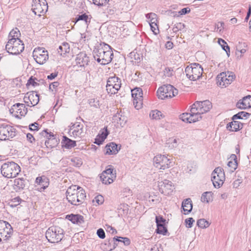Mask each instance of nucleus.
I'll return each mask as SVG.
<instances>
[{
  "instance_id": "nucleus-1",
  "label": "nucleus",
  "mask_w": 251,
  "mask_h": 251,
  "mask_svg": "<svg viewBox=\"0 0 251 251\" xmlns=\"http://www.w3.org/2000/svg\"><path fill=\"white\" fill-rule=\"evenodd\" d=\"M93 55L95 60L101 65L108 64L113 57L111 47L104 42L96 44L93 50Z\"/></svg>"
},
{
  "instance_id": "nucleus-2",
  "label": "nucleus",
  "mask_w": 251,
  "mask_h": 251,
  "mask_svg": "<svg viewBox=\"0 0 251 251\" xmlns=\"http://www.w3.org/2000/svg\"><path fill=\"white\" fill-rule=\"evenodd\" d=\"M66 198L72 205L78 206L83 203L86 198L85 191L80 187L72 185L66 191Z\"/></svg>"
},
{
  "instance_id": "nucleus-3",
  "label": "nucleus",
  "mask_w": 251,
  "mask_h": 251,
  "mask_svg": "<svg viewBox=\"0 0 251 251\" xmlns=\"http://www.w3.org/2000/svg\"><path fill=\"white\" fill-rule=\"evenodd\" d=\"M20 171V167L14 162L7 161L4 163L1 166V174L5 177H15Z\"/></svg>"
},
{
  "instance_id": "nucleus-4",
  "label": "nucleus",
  "mask_w": 251,
  "mask_h": 251,
  "mask_svg": "<svg viewBox=\"0 0 251 251\" xmlns=\"http://www.w3.org/2000/svg\"><path fill=\"white\" fill-rule=\"evenodd\" d=\"M64 230L59 226H51L46 232V237L51 243H58L64 237Z\"/></svg>"
},
{
  "instance_id": "nucleus-5",
  "label": "nucleus",
  "mask_w": 251,
  "mask_h": 251,
  "mask_svg": "<svg viewBox=\"0 0 251 251\" xmlns=\"http://www.w3.org/2000/svg\"><path fill=\"white\" fill-rule=\"evenodd\" d=\"M5 49L10 54H18L24 50V44L19 38H9Z\"/></svg>"
},
{
  "instance_id": "nucleus-6",
  "label": "nucleus",
  "mask_w": 251,
  "mask_h": 251,
  "mask_svg": "<svg viewBox=\"0 0 251 251\" xmlns=\"http://www.w3.org/2000/svg\"><path fill=\"white\" fill-rule=\"evenodd\" d=\"M203 68L198 63L192 64L185 68V73L187 77L191 80L195 81L202 75Z\"/></svg>"
},
{
  "instance_id": "nucleus-7",
  "label": "nucleus",
  "mask_w": 251,
  "mask_h": 251,
  "mask_svg": "<svg viewBox=\"0 0 251 251\" xmlns=\"http://www.w3.org/2000/svg\"><path fill=\"white\" fill-rule=\"evenodd\" d=\"M159 99L164 100L172 98L178 94V90L170 84L164 85L160 87L157 91Z\"/></svg>"
},
{
  "instance_id": "nucleus-8",
  "label": "nucleus",
  "mask_w": 251,
  "mask_h": 251,
  "mask_svg": "<svg viewBox=\"0 0 251 251\" xmlns=\"http://www.w3.org/2000/svg\"><path fill=\"white\" fill-rule=\"evenodd\" d=\"M225 180V176L224 170L221 167L215 169L212 173L211 180L215 188H220Z\"/></svg>"
},
{
  "instance_id": "nucleus-9",
  "label": "nucleus",
  "mask_w": 251,
  "mask_h": 251,
  "mask_svg": "<svg viewBox=\"0 0 251 251\" xmlns=\"http://www.w3.org/2000/svg\"><path fill=\"white\" fill-rule=\"evenodd\" d=\"M121 80L119 77L114 76L109 77L107 81L106 91L110 95L115 94L121 87Z\"/></svg>"
},
{
  "instance_id": "nucleus-10",
  "label": "nucleus",
  "mask_w": 251,
  "mask_h": 251,
  "mask_svg": "<svg viewBox=\"0 0 251 251\" xmlns=\"http://www.w3.org/2000/svg\"><path fill=\"white\" fill-rule=\"evenodd\" d=\"M16 132V130L13 126L7 124H2L0 126V140H10L15 136Z\"/></svg>"
},
{
  "instance_id": "nucleus-11",
  "label": "nucleus",
  "mask_w": 251,
  "mask_h": 251,
  "mask_svg": "<svg viewBox=\"0 0 251 251\" xmlns=\"http://www.w3.org/2000/svg\"><path fill=\"white\" fill-rule=\"evenodd\" d=\"M154 165L158 169L165 170L173 166L172 162L166 156L158 154L153 158Z\"/></svg>"
},
{
  "instance_id": "nucleus-12",
  "label": "nucleus",
  "mask_w": 251,
  "mask_h": 251,
  "mask_svg": "<svg viewBox=\"0 0 251 251\" xmlns=\"http://www.w3.org/2000/svg\"><path fill=\"white\" fill-rule=\"evenodd\" d=\"M48 9V3L46 0H32V10L35 15L39 16L45 13Z\"/></svg>"
},
{
  "instance_id": "nucleus-13",
  "label": "nucleus",
  "mask_w": 251,
  "mask_h": 251,
  "mask_svg": "<svg viewBox=\"0 0 251 251\" xmlns=\"http://www.w3.org/2000/svg\"><path fill=\"white\" fill-rule=\"evenodd\" d=\"M33 57L38 64H43L49 58L48 51L43 48H35L33 51Z\"/></svg>"
},
{
  "instance_id": "nucleus-14",
  "label": "nucleus",
  "mask_w": 251,
  "mask_h": 251,
  "mask_svg": "<svg viewBox=\"0 0 251 251\" xmlns=\"http://www.w3.org/2000/svg\"><path fill=\"white\" fill-rule=\"evenodd\" d=\"M13 233V228L9 223L3 220H0V236L3 240L7 241Z\"/></svg>"
},
{
  "instance_id": "nucleus-15",
  "label": "nucleus",
  "mask_w": 251,
  "mask_h": 251,
  "mask_svg": "<svg viewBox=\"0 0 251 251\" xmlns=\"http://www.w3.org/2000/svg\"><path fill=\"white\" fill-rule=\"evenodd\" d=\"M158 186L159 191L164 195H171L174 189L172 182L167 179L158 182Z\"/></svg>"
},
{
  "instance_id": "nucleus-16",
  "label": "nucleus",
  "mask_w": 251,
  "mask_h": 251,
  "mask_svg": "<svg viewBox=\"0 0 251 251\" xmlns=\"http://www.w3.org/2000/svg\"><path fill=\"white\" fill-rule=\"evenodd\" d=\"M10 112L15 117L20 118L24 116L27 112V108L24 104L17 103L14 104L9 110Z\"/></svg>"
},
{
  "instance_id": "nucleus-17",
  "label": "nucleus",
  "mask_w": 251,
  "mask_h": 251,
  "mask_svg": "<svg viewBox=\"0 0 251 251\" xmlns=\"http://www.w3.org/2000/svg\"><path fill=\"white\" fill-rule=\"evenodd\" d=\"M201 114L207 112L212 108V103L208 100L202 101H196L193 105Z\"/></svg>"
},
{
  "instance_id": "nucleus-18",
  "label": "nucleus",
  "mask_w": 251,
  "mask_h": 251,
  "mask_svg": "<svg viewBox=\"0 0 251 251\" xmlns=\"http://www.w3.org/2000/svg\"><path fill=\"white\" fill-rule=\"evenodd\" d=\"M226 77V73L222 72L219 74L217 76V83L218 85L222 87H226L232 83L236 76L232 75L229 76L228 79Z\"/></svg>"
},
{
  "instance_id": "nucleus-19",
  "label": "nucleus",
  "mask_w": 251,
  "mask_h": 251,
  "mask_svg": "<svg viewBox=\"0 0 251 251\" xmlns=\"http://www.w3.org/2000/svg\"><path fill=\"white\" fill-rule=\"evenodd\" d=\"M71 130H72V136L75 138L77 137L80 138L85 134L83 124L80 122L75 123L71 127L69 131L70 134Z\"/></svg>"
},
{
  "instance_id": "nucleus-20",
  "label": "nucleus",
  "mask_w": 251,
  "mask_h": 251,
  "mask_svg": "<svg viewBox=\"0 0 251 251\" xmlns=\"http://www.w3.org/2000/svg\"><path fill=\"white\" fill-rule=\"evenodd\" d=\"M75 62L80 67H85L89 62V57L85 52H81L77 54Z\"/></svg>"
},
{
  "instance_id": "nucleus-21",
  "label": "nucleus",
  "mask_w": 251,
  "mask_h": 251,
  "mask_svg": "<svg viewBox=\"0 0 251 251\" xmlns=\"http://www.w3.org/2000/svg\"><path fill=\"white\" fill-rule=\"evenodd\" d=\"M35 182L40 186V188H38V189L41 192L46 189L49 186L50 183L49 179L45 176L37 177Z\"/></svg>"
},
{
  "instance_id": "nucleus-22",
  "label": "nucleus",
  "mask_w": 251,
  "mask_h": 251,
  "mask_svg": "<svg viewBox=\"0 0 251 251\" xmlns=\"http://www.w3.org/2000/svg\"><path fill=\"white\" fill-rule=\"evenodd\" d=\"M113 120L115 122H117L121 126H123L127 121V118L123 114L121 111H118L113 116Z\"/></svg>"
},
{
  "instance_id": "nucleus-23",
  "label": "nucleus",
  "mask_w": 251,
  "mask_h": 251,
  "mask_svg": "<svg viewBox=\"0 0 251 251\" xmlns=\"http://www.w3.org/2000/svg\"><path fill=\"white\" fill-rule=\"evenodd\" d=\"M243 127V124L238 121L233 120L226 126V128L230 131H237Z\"/></svg>"
},
{
  "instance_id": "nucleus-24",
  "label": "nucleus",
  "mask_w": 251,
  "mask_h": 251,
  "mask_svg": "<svg viewBox=\"0 0 251 251\" xmlns=\"http://www.w3.org/2000/svg\"><path fill=\"white\" fill-rule=\"evenodd\" d=\"M201 114H202L199 113V112L198 111L197 109H196L195 107L192 105V107L190 110V123L196 122L197 121H198L200 119H201Z\"/></svg>"
},
{
  "instance_id": "nucleus-25",
  "label": "nucleus",
  "mask_w": 251,
  "mask_h": 251,
  "mask_svg": "<svg viewBox=\"0 0 251 251\" xmlns=\"http://www.w3.org/2000/svg\"><path fill=\"white\" fill-rule=\"evenodd\" d=\"M117 246L116 243L112 240H105V243L101 244V248L104 251H111L114 249Z\"/></svg>"
},
{
  "instance_id": "nucleus-26",
  "label": "nucleus",
  "mask_w": 251,
  "mask_h": 251,
  "mask_svg": "<svg viewBox=\"0 0 251 251\" xmlns=\"http://www.w3.org/2000/svg\"><path fill=\"white\" fill-rule=\"evenodd\" d=\"M182 208L184 214H188L192 211L193 205L191 199H186L182 201Z\"/></svg>"
},
{
  "instance_id": "nucleus-27",
  "label": "nucleus",
  "mask_w": 251,
  "mask_h": 251,
  "mask_svg": "<svg viewBox=\"0 0 251 251\" xmlns=\"http://www.w3.org/2000/svg\"><path fill=\"white\" fill-rule=\"evenodd\" d=\"M237 104L242 105V106H239V107L241 109L251 108V96L248 95L247 96L244 97L242 99V101H239Z\"/></svg>"
},
{
  "instance_id": "nucleus-28",
  "label": "nucleus",
  "mask_w": 251,
  "mask_h": 251,
  "mask_svg": "<svg viewBox=\"0 0 251 251\" xmlns=\"http://www.w3.org/2000/svg\"><path fill=\"white\" fill-rule=\"evenodd\" d=\"M106 153L108 154H115L118 153L120 148H118V145L113 142L107 145L105 147Z\"/></svg>"
},
{
  "instance_id": "nucleus-29",
  "label": "nucleus",
  "mask_w": 251,
  "mask_h": 251,
  "mask_svg": "<svg viewBox=\"0 0 251 251\" xmlns=\"http://www.w3.org/2000/svg\"><path fill=\"white\" fill-rule=\"evenodd\" d=\"M61 142L62 147L67 149H71L76 146V144L75 141L72 140L65 136H64Z\"/></svg>"
},
{
  "instance_id": "nucleus-30",
  "label": "nucleus",
  "mask_w": 251,
  "mask_h": 251,
  "mask_svg": "<svg viewBox=\"0 0 251 251\" xmlns=\"http://www.w3.org/2000/svg\"><path fill=\"white\" fill-rule=\"evenodd\" d=\"M68 219L74 224H81L84 223V218L79 214H71L67 216Z\"/></svg>"
},
{
  "instance_id": "nucleus-31",
  "label": "nucleus",
  "mask_w": 251,
  "mask_h": 251,
  "mask_svg": "<svg viewBox=\"0 0 251 251\" xmlns=\"http://www.w3.org/2000/svg\"><path fill=\"white\" fill-rule=\"evenodd\" d=\"M26 180L23 178H18L14 180V189L16 191L23 190L25 186Z\"/></svg>"
},
{
  "instance_id": "nucleus-32",
  "label": "nucleus",
  "mask_w": 251,
  "mask_h": 251,
  "mask_svg": "<svg viewBox=\"0 0 251 251\" xmlns=\"http://www.w3.org/2000/svg\"><path fill=\"white\" fill-rule=\"evenodd\" d=\"M31 106L37 104L39 101V95L35 92L28 93Z\"/></svg>"
},
{
  "instance_id": "nucleus-33",
  "label": "nucleus",
  "mask_w": 251,
  "mask_h": 251,
  "mask_svg": "<svg viewBox=\"0 0 251 251\" xmlns=\"http://www.w3.org/2000/svg\"><path fill=\"white\" fill-rule=\"evenodd\" d=\"M116 176L115 174H112V176L100 175V178L102 183L104 184H110L112 183L114 179H115Z\"/></svg>"
},
{
  "instance_id": "nucleus-34",
  "label": "nucleus",
  "mask_w": 251,
  "mask_h": 251,
  "mask_svg": "<svg viewBox=\"0 0 251 251\" xmlns=\"http://www.w3.org/2000/svg\"><path fill=\"white\" fill-rule=\"evenodd\" d=\"M70 50V45L68 43L66 42L63 43L57 49L58 53H59L61 55H63L66 53L69 52Z\"/></svg>"
},
{
  "instance_id": "nucleus-35",
  "label": "nucleus",
  "mask_w": 251,
  "mask_h": 251,
  "mask_svg": "<svg viewBox=\"0 0 251 251\" xmlns=\"http://www.w3.org/2000/svg\"><path fill=\"white\" fill-rule=\"evenodd\" d=\"M91 17H89L88 15L86 13H84L81 15H78L75 18V22H77L79 21H83L85 22L87 25H88L91 21Z\"/></svg>"
},
{
  "instance_id": "nucleus-36",
  "label": "nucleus",
  "mask_w": 251,
  "mask_h": 251,
  "mask_svg": "<svg viewBox=\"0 0 251 251\" xmlns=\"http://www.w3.org/2000/svg\"><path fill=\"white\" fill-rule=\"evenodd\" d=\"M58 144V141L55 137H51L45 141V145L47 148H54Z\"/></svg>"
},
{
  "instance_id": "nucleus-37",
  "label": "nucleus",
  "mask_w": 251,
  "mask_h": 251,
  "mask_svg": "<svg viewBox=\"0 0 251 251\" xmlns=\"http://www.w3.org/2000/svg\"><path fill=\"white\" fill-rule=\"evenodd\" d=\"M251 115V114L245 112L241 111L238 112L237 114H235L232 118V120H235L236 119H243L244 118L247 119Z\"/></svg>"
},
{
  "instance_id": "nucleus-38",
  "label": "nucleus",
  "mask_w": 251,
  "mask_h": 251,
  "mask_svg": "<svg viewBox=\"0 0 251 251\" xmlns=\"http://www.w3.org/2000/svg\"><path fill=\"white\" fill-rule=\"evenodd\" d=\"M103 129L104 130V131H103L101 134V139L100 140L97 138L95 139V141L94 143L98 145H100V144H102L103 141L105 140V139L106 138L107 135L109 134L107 127H104Z\"/></svg>"
},
{
  "instance_id": "nucleus-39",
  "label": "nucleus",
  "mask_w": 251,
  "mask_h": 251,
  "mask_svg": "<svg viewBox=\"0 0 251 251\" xmlns=\"http://www.w3.org/2000/svg\"><path fill=\"white\" fill-rule=\"evenodd\" d=\"M146 17L149 20V23L154 24L155 26H157V16L154 13H150L146 14Z\"/></svg>"
},
{
  "instance_id": "nucleus-40",
  "label": "nucleus",
  "mask_w": 251,
  "mask_h": 251,
  "mask_svg": "<svg viewBox=\"0 0 251 251\" xmlns=\"http://www.w3.org/2000/svg\"><path fill=\"white\" fill-rule=\"evenodd\" d=\"M131 95L132 98H139L142 99L143 98V91L140 88H135L131 90Z\"/></svg>"
},
{
  "instance_id": "nucleus-41",
  "label": "nucleus",
  "mask_w": 251,
  "mask_h": 251,
  "mask_svg": "<svg viewBox=\"0 0 251 251\" xmlns=\"http://www.w3.org/2000/svg\"><path fill=\"white\" fill-rule=\"evenodd\" d=\"M218 43L221 45L223 50L227 53L228 56L230 55V48L226 42L222 39H218Z\"/></svg>"
},
{
  "instance_id": "nucleus-42",
  "label": "nucleus",
  "mask_w": 251,
  "mask_h": 251,
  "mask_svg": "<svg viewBox=\"0 0 251 251\" xmlns=\"http://www.w3.org/2000/svg\"><path fill=\"white\" fill-rule=\"evenodd\" d=\"M232 159H234V161H229L227 163V165L229 167L231 168V171L233 172L235 170L237 167V162L236 161L237 157L235 154H232L231 156Z\"/></svg>"
},
{
  "instance_id": "nucleus-43",
  "label": "nucleus",
  "mask_w": 251,
  "mask_h": 251,
  "mask_svg": "<svg viewBox=\"0 0 251 251\" xmlns=\"http://www.w3.org/2000/svg\"><path fill=\"white\" fill-rule=\"evenodd\" d=\"M22 200L20 197H16L11 199L8 202V205L11 207H15L19 205Z\"/></svg>"
},
{
  "instance_id": "nucleus-44",
  "label": "nucleus",
  "mask_w": 251,
  "mask_h": 251,
  "mask_svg": "<svg viewBox=\"0 0 251 251\" xmlns=\"http://www.w3.org/2000/svg\"><path fill=\"white\" fill-rule=\"evenodd\" d=\"M212 193L211 192H204L201 197V201L203 202L208 203L212 198Z\"/></svg>"
},
{
  "instance_id": "nucleus-45",
  "label": "nucleus",
  "mask_w": 251,
  "mask_h": 251,
  "mask_svg": "<svg viewBox=\"0 0 251 251\" xmlns=\"http://www.w3.org/2000/svg\"><path fill=\"white\" fill-rule=\"evenodd\" d=\"M113 241L116 243V242H123L125 245L128 246L130 243V241L129 238L127 237H122L116 236L113 238Z\"/></svg>"
},
{
  "instance_id": "nucleus-46",
  "label": "nucleus",
  "mask_w": 251,
  "mask_h": 251,
  "mask_svg": "<svg viewBox=\"0 0 251 251\" xmlns=\"http://www.w3.org/2000/svg\"><path fill=\"white\" fill-rule=\"evenodd\" d=\"M150 117L152 119L159 120L162 117V114L160 111L152 110L150 113Z\"/></svg>"
},
{
  "instance_id": "nucleus-47",
  "label": "nucleus",
  "mask_w": 251,
  "mask_h": 251,
  "mask_svg": "<svg viewBox=\"0 0 251 251\" xmlns=\"http://www.w3.org/2000/svg\"><path fill=\"white\" fill-rule=\"evenodd\" d=\"M185 27V25L184 24L181 23H177L174 25L173 28V32L175 33L177 32L179 30L184 32L186 31L184 30Z\"/></svg>"
},
{
  "instance_id": "nucleus-48",
  "label": "nucleus",
  "mask_w": 251,
  "mask_h": 251,
  "mask_svg": "<svg viewBox=\"0 0 251 251\" xmlns=\"http://www.w3.org/2000/svg\"><path fill=\"white\" fill-rule=\"evenodd\" d=\"M72 165L76 167H79L82 164V159L78 157H74L71 159Z\"/></svg>"
},
{
  "instance_id": "nucleus-49",
  "label": "nucleus",
  "mask_w": 251,
  "mask_h": 251,
  "mask_svg": "<svg viewBox=\"0 0 251 251\" xmlns=\"http://www.w3.org/2000/svg\"><path fill=\"white\" fill-rule=\"evenodd\" d=\"M197 225L199 227L204 228L208 227L210 224L204 219H201L198 220Z\"/></svg>"
},
{
  "instance_id": "nucleus-50",
  "label": "nucleus",
  "mask_w": 251,
  "mask_h": 251,
  "mask_svg": "<svg viewBox=\"0 0 251 251\" xmlns=\"http://www.w3.org/2000/svg\"><path fill=\"white\" fill-rule=\"evenodd\" d=\"M180 142V140L178 138L170 139L168 144H170L169 147L173 149L176 148Z\"/></svg>"
},
{
  "instance_id": "nucleus-51",
  "label": "nucleus",
  "mask_w": 251,
  "mask_h": 251,
  "mask_svg": "<svg viewBox=\"0 0 251 251\" xmlns=\"http://www.w3.org/2000/svg\"><path fill=\"white\" fill-rule=\"evenodd\" d=\"M119 213L122 214H126L128 213V205L126 204H121L118 208Z\"/></svg>"
},
{
  "instance_id": "nucleus-52",
  "label": "nucleus",
  "mask_w": 251,
  "mask_h": 251,
  "mask_svg": "<svg viewBox=\"0 0 251 251\" xmlns=\"http://www.w3.org/2000/svg\"><path fill=\"white\" fill-rule=\"evenodd\" d=\"M133 98V104L134 107L137 109H139L142 107L143 102V98L142 99L139 98Z\"/></svg>"
},
{
  "instance_id": "nucleus-53",
  "label": "nucleus",
  "mask_w": 251,
  "mask_h": 251,
  "mask_svg": "<svg viewBox=\"0 0 251 251\" xmlns=\"http://www.w3.org/2000/svg\"><path fill=\"white\" fill-rule=\"evenodd\" d=\"M156 232L157 233L161 234L162 235H166L167 232V229L165 226H161V225L159 226H157V229H156Z\"/></svg>"
},
{
  "instance_id": "nucleus-54",
  "label": "nucleus",
  "mask_w": 251,
  "mask_h": 251,
  "mask_svg": "<svg viewBox=\"0 0 251 251\" xmlns=\"http://www.w3.org/2000/svg\"><path fill=\"white\" fill-rule=\"evenodd\" d=\"M20 35V31L18 30V28H16L15 29H13L10 32L8 38L9 39L13 38H19V36Z\"/></svg>"
},
{
  "instance_id": "nucleus-55",
  "label": "nucleus",
  "mask_w": 251,
  "mask_h": 251,
  "mask_svg": "<svg viewBox=\"0 0 251 251\" xmlns=\"http://www.w3.org/2000/svg\"><path fill=\"white\" fill-rule=\"evenodd\" d=\"M190 113H184L180 115L179 118L183 122L190 123Z\"/></svg>"
},
{
  "instance_id": "nucleus-56",
  "label": "nucleus",
  "mask_w": 251,
  "mask_h": 251,
  "mask_svg": "<svg viewBox=\"0 0 251 251\" xmlns=\"http://www.w3.org/2000/svg\"><path fill=\"white\" fill-rule=\"evenodd\" d=\"M108 168L106 169L105 171H103L100 175H109L112 176V174H115V171L113 172L114 169L112 166H108Z\"/></svg>"
},
{
  "instance_id": "nucleus-57",
  "label": "nucleus",
  "mask_w": 251,
  "mask_h": 251,
  "mask_svg": "<svg viewBox=\"0 0 251 251\" xmlns=\"http://www.w3.org/2000/svg\"><path fill=\"white\" fill-rule=\"evenodd\" d=\"M155 222L157 226H159L160 225L161 226H165L166 220L164 219L162 216H156Z\"/></svg>"
},
{
  "instance_id": "nucleus-58",
  "label": "nucleus",
  "mask_w": 251,
  "mask_h": 251,
  "mask_svg": "<svg viewBox=\"0 0 251 251\" xmlns=\"http://www.w3.org/2000/svg\"><path fill=\"white\" fill-rule=\"evenodd\" d=\"M174 70L172 68L166 67L163 71L164 75L166 77H171L173 75Z\"/></svg>"
},
{
  "instance_id": "nucleus-59",
  "label": "nucleus",
  "mask_w": 251,
  "mask_h": 251,
  "mask_svg": "<svg viewBox=\"0 0 251 251\" xmlns=\"http://www.w3.org/2000/svg\"><path fill=\"white\" fill-rule=\"evenodd\" d=\"M89 103L91 106L97 108L99 106V101L97 99H90L89 100Z\"/></svg>"
},
{
  "instance_id": "nucleus-60",
  "label": "nucleus",
  "mask_w": 251,
  "mask_h": 251,
  "mask_svg": "<svg viewBox=\"0 0 251 251\" xmlns=\"http://www.w3.org/2000/svg\"><path fill=\"white\" fill-rule=\"evenodd\" d=\"M93 201H96L98 205L101 204L104 202V198L102 196L99 195L95 197Z\"/></svg>"
},
{
  "instance_id": "nucleus-61",
  "label": "nucleus",
  "mask_w": 251,
  "mask_h": 251,
  "mask_svg": "<svg viewBox=\"0 0 251 251\" xmlns=\"http://www.w3.org/2000/svg\"><path fill=\"white\" fill-rule=\"evenodd\" d=\"M36 80H37L36 78H33L32 76L30 77L27 81L26 85H31L33 86L39 85V83L35 81Z\"/></svg>"
},
{
  "instance_id": "nucleus-62",
  "label": "nucleus",
  "mask_w": 251,
  "mask_h": 251,
  "mask_svg": "<svg viewBox=\"0 0 251 251\" xmlns=\"http://www.w3.org/2000/svg\"><path fill=\"white\" fill-rule=\"evenodd\" d=\"M109 0H93V3L98 6H102L109 1Z\"/></svg>"
},
{
  "instance_id": "nucleus-63",
  "label": "nucleus",
  "mask_w": 251,
  "mask_h": 251,
  "mask_svg": "<svg viewBox=\"0 0 251 251\" xmlns=\"http://www.w3.org/2000/svg\"><path fill=\"white\" fill-rule=\"evenodd\" d=\"M195 220L193 218H189L185 220V222L186 224V226L188 228H191Z\"/></svg>"
},
{
  "instance_id": "nucleus-64",
  "label": "nucleus",
  "mask_w": 251,
  "mask_h": 251,
  "mask_svg": "<svg viewBox=\"0 0 251 251\" xmlns=\"http://www.w3.org/2000/svg\"><path fill=\"white\" fill-rule=\"evenodd\" d=\"M97 234L98 237L100 239H104L105 237L104 231L102 228H99L97 230Z\"/></svg>"
}]
</instances>
